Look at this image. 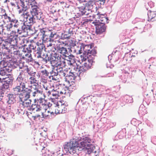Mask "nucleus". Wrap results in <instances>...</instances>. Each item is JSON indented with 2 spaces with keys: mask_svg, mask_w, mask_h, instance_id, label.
I'll use <instances>...</instances> for the list:
<instances>
[{
  "mask_svg": "<svg viewBox=\"0 0 156 156\" xmlns=\"http://www.w3.org/2000/svg\"><path fill=\"white\" fill-rule=\"evenodd\" d=\"M27 73L23 71L20 72L16 79V86L13 88L12 93L15 95H19L20 98L29 97V94H26L28 88L26 87L27 81L24 78Z\"/></svg>",
  "mask_w": 156,
  "mask_h": 156,
  "instance_id": "nucleus-1",
  "label": "nucleus"
},
{
  "mask_svg": "<svg viewBox=\"0 0 156 156\" xmlns=\"http://www.w3.org/2000/svg\"><path fill=\"white\" fill-rule=\"evenodd\" d=\"M82 140L83 141L80 144L75 140L68 142L64 145V149L70 154H73L76 152L77 149L78 150L79 147V148L83 149L86 147H93V145L92 144V141L89 137L84 136Z\"/></svg>",
  "mask_w": 156,
  "mask_h": 156,
  "instance_id": "nucleus-2",
  "label": "nucleus"
},
{
  "mask_svg": "<svg viewBox=\"0 0 156 156\" xmlns=\"http://www.w3.org/2000/svg\"><path fill=\"white\" fill-rule=\"evenodd\" d=\"M82 140L83 141L80 144L75 140L68 142L64 145V149L70 154H73L76 152L77 149L78 150L79 147V148L83 149L86 147H93V145L92 144V141L89 137L84 136Z\"/></svg>",
  "mask_w": 156,
  "mask_h": 156,
  "instance_id": "nucleus-3",
  "label": "nucleus"
},
{
  "mask_svg": "<svg viewBox=\"0 0 156 156\" xmlns=\"http://www.w3.org/2000/svg\"><path fill=\"white\" fill-rule=\"evenodd\" d=\"M82 140L83 141L80 144L75 140L68 142L64 145V149L70 154H73L76 152L77 149L78 150L79 147V148L83 149L86 147H93V145L92 144V141L89 137L84 136Z\"/></svg>",
  "mask_w": 156,
  "mask_h": 156,
  "instance_id": "nucleus-4",
  "label": "nucleus"
},
{
  "mask_svg": "<svg viewBox=\"0 0 156 156\" xmlns=\"http://www.w3.org/2000/svg\"><path fill=\"white\" fill-rule=\"evenodd\" d=\"M43 105H41L40 112L41 114L42 117L47 119L49 117V114L54 115L55 113H52L51 112L52 110L51 109L52 104L50 102H48L47 100L43 102Z\"/></svg>",
  "mask_w": 156,
  "mask_h": 156,
  "instance_id": "nucleus-5",
  "label": "nucleus"
},
{
  "mask_svg": "<svg viewBox=\"0 0 156 156\" xmlns=\"http://www.w3.org/2000/svg\"><path fill=\"white\" fill-rule=\"evenodd\" d=\"M94 56L92 57H89L88 58V60L82 63V65L79 67H77L76 71L79 73L80 75L82 72H84L89 69H91L94 62Z\"/></svg>",
  "mask_w": 156,
  "mask_h": 156,
  "instance_id": "nucleus-6",
  "label": "nucleus"
},
{
  "mask_svg": "<svg viewBox=\"0 0 156 156\" xmlns=\"http://www.w3.org/2000/svg\"><path fill=\"white\" fill-rule=\"evenodd\" d=\"M68 106V105H66L64 103L62 104L61 101H59L57 104L52 106L51 109L52 111L51 113L56 114L65 113L67 111Z\"/></svg>",
  "mask_w": 156,
  "mask_h": 156,
  "instance_id": "nucleus-7",
  "label": "nucleus"
},
{
  "mask_svg": "<svg viewBox=\"0 0 156 156\" xmlns=\"http://www.w3.org/2000/svg\"><path fill=\"white\" fill-rule=\"evenodd\" d=\"M87 54V55H91L92 56H94L96 54V50L94 48H92V46L90 45H84L83 43L81 44L80 50H79L78 53L79 54L82 53V51Z\"/></svg>",
  "mask_w": 156,
  "mask_h": 156,
  "instance_id": "nucleus-8",
  "label": "nucleus"
},
{
  "mask_svg": "<svg viewBox=\"0 0 156 156\" xmlns=\"http://www.w3.org/2000/svg\"><path fill=\"white\" fill-rule=\"evenodd\" d=\"M44 91H41L39 90L36 87L35 88L33 89L32 87L30 89H29L28 91L26 94H29V97L26 98H29L30 96V94L31 93V96L34 98H35V100H38L40 98V95H42Z\"/></svg>",
  "mask_w": 156,
  "mask_h": 156,
  "instance_id": "nucleus-9",
  "label": "nucleus"
},
{
  "mask_svg": "<svg viewBox=\"0 0 156 156\" xmlns=\"http://www.w3.org/2000/svg\"><path fill=\"white\" fill-rule=\"evenodd\" d=\"M56 50V48L53 46L51 47L49 51L50 55L48 57V61H50L52 65L55 66L56 62L60 57L58 54L55 52Z\"/></svg>",
  "mask_w": 156,
  "mask_h": 156,
  "instance_id": "nucleus-10",
  "label": "nucleus"
},
{
  "mask_svg": "<svg viewBox=\"0 0 156 156\" xmlns=\"http://www.w3.org/2000/svg\"><path fill=\"white\" fill-rule=\"evenodd\" d=\"M95 16L97 17V19L92 22V23L94 25L101 23L105 24L106 23H108V19L107 17H105V14L98 13Z\"/></svg>",
  "mask_w": 156,
  "mask_h": 156,
  "instance_id": "nucleus-11",
  "label": "nucleus"
},
{
  "mask_svg": "<svg viewBox=\"0 0 156 156\" xmlns=\"http://www.w3.org/2000/svg\"><path fill=\"white\" fill-rule=\"evenodd\" d=\"M39 8L37 4H31V10H30L31 15L35 16L37 19L40 20L41 18V13L39 12Z\"/></svg>",
  "mask_w": 156,
  "mask_h": 156,
  "instance_id": "nucleus-12",
  "label": "nucleus"
},
{
  "mask_svg": "<svg viewBox=\"0 0 156 156\" xmlns=\"http://www.w3.org/2000/svg\"><path fill=\"white\" fill-rule=\"evenodd\" d=\"M3 24L0 23V34H4L7 36L9 35L12 27L10 25L7 24L4 28Z\"/></svg>",
  "mask_w": 156,
  "mask_h": 156,
  "instance_id": "nucleus-13",
  "label": "nucleus"
},
{
  "mask_svg": "<svg viewBox=\"0 0 156 156\" xmlns=\"http://www.w3.org/2000/svg\"><path fill=\"white\" fill-rule=\"evenodd\" d=\"M25 98H20V101L22 102L20 104V106L23 108H26L30 107L31 105V101Z\"/></svg>",
  "mask_w": 156,
  "mask_h": 156,
  "instance_id": "nucleus-14",
  "label": "nucleus"
},
{
  "mask_svg": "<svg viewBox=\"0 0 156 156\" xmlns=\"http://www.w3.org/2000/svg\"><path fill=\"white\" fill-rule=\"evenodd\" d=\"M38 43L39 44L43 43L42 42L39 43L38 42H36L34 41V40H32L31 41V44H30L28 46V48H27L28 51L29 52H31V50H33L34 51L37 50L36 48V46L38 47Z\"/></svg>",
  "mask_w": 156,
  "mask_h": 156,
  "instance_id": "nucleus-15",
  "label": "nucleus"
},
{
  "mask_svg": "<svg viewBox=\"0 0 156 156\" xmlns=\"http://www.w3.org/2000/svg\"><path fill=\"white\" fill-rule=\"evenodd\" d=\"M45 101V100L43 98H40L38 101V104L37 105H36V104H32L31 105V109H32L33 110H35L36 111H39L40 112V105H43L44 104L43 103V101Z\"/></svg>",
  "mask_w": 156,
  "mask_h": 156,
  "instance_id": "nucleus-16",
  "label": "nucleus"
},
{
  "mask_svg": "<svg viewBox=\"0 0 156 156\" xmlns=\"http://www.w3.org/2000/svg\"><path fill=\"white\" fill-rule=\"evenodd\" d=\"M96 25H94L96 27V33L97 34H101L104 32L106 30V28L105 24L98 23Z\"/></svg>",
  "mask_w": 156,
  "mask_h": 156,
  "instance_id": "nucleus-17",
  "label": "nucleus"
},
{
  "mask_svg": "<svg viewBox=\"0 0 156 156\" xmlns=\"http://www.w3.org/2000/svg\"><path fill=\"white\" fill-rule=\"evenodd\" d=\"M40 32L42 34V37L44 39H45L46 40L48 39L49 35L51 33V30H49L47 28L41 29Z\"/></svg>",
  "mask_w": 156,
  "mask_h": 156,
  "instance_id": "nucleus-18",
  "label": "nucleus"
},
{
  "mask_svg": "<svg viewBox=\"0 0 156 156\" xmlns=\"http://www.w3.org/2000/svg\"><path fill=\"white\" fill-rule=\"evenodd\" d=\"M38 47L37 48V50L34 51L35 56L37 58H41V52L43 49L44 45L43 43L39 44L38 43Z\"/></svg>",
  "mask_w": 156,
  "mask_h": 156,
  "instance_id": "nucleus-19",
  "label": "nucleus"
},
{
  "mask_svg": "<svg viewBox=\"0 0 156 156\" xmlns=\"http://www.w3.org/2000/svg\"><path fill=\"white\" fill-rule=\"evenodd\" d=\"M72 57L73 58V59L71 58V60H66L65 62V64H64L65 66L63 68H66L67 69L73 68V64L74 61L73 60L74 56L72 55Z\"/></svg>",
  "mask_w": 156,
  "mask_h": 156,
  "instance_id": "nucleus-20",
  "label": "nucleus"
},
{
  "mask_svg": "<svg viewBox=\"0 0 156 156\" xmlns=\"http://www.w3.org/2000/svg\"><path fill=\"white\" fill-rule=\"evenodd\" d=\"M0 17L2 19L1 21H0V23L1 24H3L5 25L6 23L9 22L10 20H11V18L10 16H7L6 13L5 14L0 15Z\"/></svg>",
  "mask_w": 156,
  "mask_h": 156,
  "instance_id": "nucleus-21",
  "label": "nucleus"
},
{
  "mask_svg": "<svg viewBox=\"0 0 156 156\" xmlns=\"http://www.w3.org/2000/svg\"><path fill=\"white\" fill-rule=\"evenodd\" d=\"M0 17L2 19L1 21H0V23L1 24H3L5 25L6 23L9 22L10 20H11V18L10 16H7L6 13L5 14L0 15Z\"/></svg>",
  "mask_w": 156,
  "mask_h": 156,
  "instance_id": "nucleus-22",
  "label": "nucleus"
},
{
  "mask_svg": "<svg viewBox=\"0 0 156 156\" xmlns=\"http://www.w3.org/2000/svg\"><path fill=\"white\" fill-rule=\"evenodd\" d=\"M16 95L13 93L12 94H8L7 97L8 98V100L7 101V103L9 104H12L15 103L16 101L17 98Z\"/></svg>",
  "mask_w": 156,
  "mask_h": 156,
  "instance_id": "nucleus-23",
  "label": "nucleus"
},
{
  "mask_svg": "<svg viewBox=\"0 0 156 156\" xmlns=\"http://www.w3.org/2000/svg\"><path fill=\"white\" fill-rule=\"evenodd\" d=\"M43 86L44 89L41 90L44 91L43 93V94H46L48 96H49L51 93V88L49 86H47L46 83L43 84Z\"/></svg>",
  "mask_w": 156,
  "mask_h": 156,
  "instance_id": "nucleus-24",
  "label": "nucleus"
},
{
  "mask_svg": "<svg viewBox=\"0 0 156 156\" xmlns=\"http://www.w3.org/2000/svg\"><path fill=\"white\" fill-rule=\"evenodd\" d=\"M66 60L65 59L62 57L60 55L58 60L56 62V64L55 66H59L62 68H63L65 66L64 64H65V62Z\"/></svg>",
  "mask_w": 156,
  "mask_h": 156,
  "instance_id": "nucleus-25",
  "label": "nucleus"
},
{
  "mask_svg": "<svg viewBox=\"0 0 156 156\" xmlns=\"http://www.w3.org/2000/svg\"><path fill=\"white\" fill-rule=\"evenodd\" d=\"M21 6L22 7V10L23 12L29 13L28 12V10L30 8V4L25 2L24 1H21Z\"/></svg>",
  "mask_w": 156,
  "mask_h": 156,
  "instance_id": "nucleus-26",
  "label": "nucleus"
},
{
  "mask_svg": "<svg viewBox=\"0 0 156 156\" xmlns=\"http://www.w3.org/2000/svg\"><path fill=\"white\" fill-rule=\"evenodd\" d=\"M11 48L14 49H16L18 48L17 44H18V39H10Z\"/></svg>",
  "mask_w": 156,
  "mask_h": 156,
  "instance_id": "nucleus-27",
  "label": "nucleus"
},
{
  "mask_svg": "<svg viewBox=\"0 0 156 156\" xmlns=\"http://www.w3.org/2000/svg\"><path fill=\"white\" fill-rule=\"evenodd\" d=\"M92 3H93V1L90 0L88 1L87 3L86 2L85 3V2L80 3L78 8L79 9H85L87 6H90V5H91Z\"/></svg>",
  "mask_w": 156,
  "mask_h": 156,
  "instance_id": "nucleus-28",
  "label": "nucleus"
},
{
  "mask_svg": "<svg viewBox=\"0 0 156 156\" xmlns=\"http://www.w3.org/2000/svg\"><path fill=\"white\" fill-rule=\"evenodd\" d=\"M9 22H10V23L8 24L10 25L11 27L12 28L13 26L16 28L18 27L19 23L18 20H16L15 18H11V20H10Z\"/></svg>",
  "mask_w": 156,
  "mask_h": 156,
  "instance_id": "nucleus-29",
  "label": "nucleus"
},
{
  "mask_svg": "<svg viewBox=\"0 0 156 156\" xmlns=\"http://www.w3.org/2000/svg\"><path fill=\"white\" fill-rule=\"evenodd\" d=\"M148 21H153V20H152L154 19L156 16V12L150 11L148 13Z\"/></svg>",
  "mask_w": 156,
  "mask_h": 156,
  "instance_id": "nucleus-30",
  "label": "nucleus"
},
{
  "mask_svg": "<svg viewBox=\"0 0 156 156\" xmlns=\"http://www.w3.org/2000/svg\"><path fill=\"white\" fill-rule=\"evenodd\" d=\"M9 35H7V37L9 38V39H18V35L16 34V33L15 31H12L10 32Z\"/></svg>",
  "mask_w": 156,
  "mask_h": 156,
  "instance_id": "nucleus-31",
  "label": "nucleus"
},
{
  "mask_svg": "<svg viewBox=\"0 0 156 156\" xmlns=\"http://www.w3.org/2000/svg\"><path fill=\"white\" fill-rule=\"evenodd\" d=\"M27 19H28V20H27V21L30 25L33 24L35 22V19L34 18V16H33V15L30 16L28 14V16H27Z\"/></svg>",
  "mask_w": 156,
  "mask_h": 156,
  "instance_id": "nucleus-32",
  "label": "nucleus"
},
{
  "mask_svg": "<svg viewBox=\"0 0 156 156\" xmlns=\"http://www.w3.org/2000/svg\"><path fill=\"white\" fill-rule=\"evenodd\" d=\"M50 14L54 21L58 20V13L57 12H56L55 10H54L53 11L52 10L50 11Z\"/></svg>",
  "mask_w": 156,
  "mask_h": 156,
  "instance_id": "nucleus-33",
  "label": "nucleus"
},
{
  "mask_svg": "<svg viewBox=\"0 0 156 156\" xmlns=\"http://www.w3.org/2000/svg\"><path fill=\"white\" fill-rule=\"evenodd\" d=\"M28 12H23L19 17L20 20L23 21H26L27 18V16H28Z\"/></svg>",
  "mask_w": 156,
  "mask_h": 156,
  "instance_id": "nucleus-34",
  "label": "nucleus"
},
{
  "mask_svg": "<svg viewBox=\"0 0 156 156\" xmlns=\"http://www.w3.org/2000/svg\"><path fill=\"white\" fill-rule=\"evenodd\" d=\"M30 75L31 76H30L29 78V82L30 84H33L37 83V81L35 78V76H34V74H33V75Z\"/></svg>",
  "mask_w": 156,
  "mask_h": 156,
  "instance_id": "nucleus-35",
  "label": "nucleus"
},
{
  "mask_svg": "<svg viewBox=\"0 0 156 156\" xmlns=\"http://www.w3.org/2000/svg\"><path fill=\"white\" fill-rule=\"evenodd\" d=\"M51 92L52 93V95L53 97L55 98H58L60 94L58 89L56 90H51Z\"/></svg>",
  "mask_w": 156,
  "mask_h": 156,
  "instance_id": "nucleus-36",
  "label": "nucleus"
},
{
  "mask_svg": "<svg viewBox=\"0 0 156 156\" xmlns=\"http://www.w3.org/2000/svg\"><path fill=\"white\" fill-rule=\"evenodd\" d=\"M89 57H92L91 55H81L80 56V61H81V64H82V63H83L86 61L88 60V58Z\"/></svg>",
  "mask_w": 156,
  "mask_h": 156,
  "instance_id": "nucleus-37",
  "label": "nucleus"
},
{
  "mask_svg": "<svg viewBox=\"0 0 156 156\" xmlns=\"http://www.w3.org/2000/svg\"><path fill=\"white\" fill-rule=\"evenodd\" d=\"M58 89L60 94H66V89H67V88L66 87L62 88V87L60 85L58 88Z\"/></svg>",
  "mask_w": 156,
  "mask_h": 156,
  "instance_id": "nucleus-38",
  "label": "nucleus"
},
{
  "mask_svg": "<svg viewBox=\"0 0 156 156\" xmlns=\"http://www.w3.org/2000/svg\"><path fill=\"white\" fill-rule=\"evenodd\" d=\"M132 12L130 10L127 11L126 12H125L123 15L124 17L126 19L130 18L132 16Z\"/></svg>",
  "mask_w": 156,
  "mask_h": 156,
  "instance_id": "nucleus-39",
  "label": "nucleus"
},
{
  "mask_svg": "<svg viewBox=\"0 0 156 156\" xmlns=\"http://www.w3.org/2000/svg\"><path fill=\"white\" fill-rule=\"evenodd\" d=\"M58 52L61 54L65 55L67 53V50L66 48L63 47H59L58 50Z\"/></svg>",
  "mask_w": 156,
  "mask_h": 156,
  "instance_id": "nucleus-40",
  "label": "nucleus"
},
{
  "mask_svg": "<svg viewBox=\"0 0 156 156\" xmlns=\"http://www.w3.org/2000/svg\"><path fill=\"white\" fill-rule=\"evenodd\" d=\"M41 75L44 77L49 76V73L46 70H44L41 71Z\"/></svg>",
  "mask_w": 156,
  "mask_h": 156,
  "instance_id": "nucleus-41",
  "label": "nucleus"
},
{
  "mask_svg": "<svg viewBox=\"0 0 156 156\" xmlns=\"http://www.w3.org/2000/svg\"><path fill=\"white\" fill-rule=\"evenodd\" d=\"M30 52H29L28 51V53L25 54V56L23 55L22 57L23 58H25L26 59H28V60L30 59L31 60V59L32 58L31 55V54H30Z\"/></svg>",
  "mask_w": 156,
  "mask_h": 156,
  "instance_id": "nucleus-42",
  "label": "nucleus"
},
{
  "mask_svg": "<svg viewBox=\"0 0 156 156\" xmlns=\"http://www.w3.org/2000/svg\"><path fill=\"white\" fill-rule=\"evenodd\" d=\"M31 25H30V24L29 25H24L22 27V28L23 29V30H24V31L27 30H30L32 28Z\"/></svg>",
  "mask_w": 156,
  "mask_h": 156,
  "instance_id": "nucleus-43",
  "label": "nucleus"
},
{
  "mask_svg": "<svg viewBox=\"0 0 156 156\" xmlns=\"http://www.w3.org/2000/svg\"><path fill=\"white\" fill-rule=\"evenodd\" d=\"M95 148V147L93 145V147H86L85 148L87 150V151L88 154H90L93 151L94 149Z\"/></svg>",
  "mask_w": 156,
  "mask_h": 156,
  "instance_id": "nucleus-44",
  "label": "nucleus"
},
{
  "mask_svg": "<svg viewBox=\"0 0 156 156\" xmlns=\"http://www.w3.org/2000/svg\"><path fill=\"white\" fill-rule=\"evenodd\" d=\"M86 9H79V13L81 15H87L86 13Z\"/></svg>",
  "mask_w": 156,
  "mask_h": 156,
  "instance_id": "nucleus-45",
  "label": "nucleus"
},
{
  "mask_svg": "<svg viewBox=\"0 0 156 156\" xmlns=\"http://www.w3.org/2000/svg\"><path fill=\"white\" fill-rule=\"evenodd\" d=\"M23 1L27 3H27L30 4L31 5V4H37L35 0H24Z\"/></svg>",
  "mask_w": 156,
  "mask_h": 156,
  "instance_id": "nucleus-46",
  "label": "nucleus"
},
{
  "mask_svg": "<svg viewBox=\"0 0 156 156\" xmlns=\"http://www.w3.org/2000/svg\"><path fill=\"white\" fill-rule=\"evenodd\" d=\"M56 70L54 68L50 72L51 76L53 77L54 76L58 75Z\"/></svg>",
  "mask_w": 156,
  "mask_h": 156,
  "instance_id": "nucleus-47",
  "label": "nucleus"
},
{
  "mask_svg": "<svg viewBox=\"0 0 156 156\" xmlns=\"http://www.w3.org/2000/svg\"><path fill=\"white\" fill-rule=\"evenodd\" d=\"M13 81V80L12 79L8 78L5 79V80L4 81V83H7L8 85L11 84L12 83Z\"/></svg>",
  "mask_w": 156,
  "mask_h": 156,
  "instance_id": "nucleus-48",
  "label": "nucleus"
},
{
  "mask_svg": "<svg viewBox=\"0 0 156 156\" xmlns=\"http://www.w3.org/2000/svg\"><path fill=\"white\" fill-rule=\"evenodd\" d=\"M54 68L55 69V70H56V71L57 72L58 75L59 74V73H60V72H61V71H62V68L61 67L59 66V67L58 68V66H57Z\"/></svg>",
  "mask_w": 156,
  "mask_h": 156,
  "instance_id": "nucleus-49",
  "label": "nucleus"
},
{
  "mask_svg": "<svg viewBox=\"0 0 156 156\" xmlns=\"http://www.w3.org/2000/svg\"><path fill=\"white\" fill-rule=\"evenodd\" d=\"M9 87V85L7 83H4L3 84L2 89L3 90H7Z\"/></svg>",
  "mask_w": 156,
  "mask_h": 156,
  "instance_id": "nucleus-50",
  "label": "nucleus"
},
{
  "mask_svg": "<svg viewBox=\"0 0 156 156\" xmlns=\"http://www.w3.org/2000/svg\"><path fill=\"white\" fill-rule=\"evenodd\" d=\"M58 75H59L60 76L61 78H62L65 77L66 76V74L65 72H64L63 70H62L59 73V74Z\"/></svg>",
  "mask_w": 156,
  "mask_h": 156,
  "instance_id": "nucleus-51",
  "label": "nucleus"
},
{
  "mask_svg": "<svg viewBox=\"0 0 156 156\" xmlns=\"http://www.w3.org/2000/svg\"><path fill=\"white\" fill-rule=\"evenodd\" d=\"M20 0H11L12 1L10 3L12 6L15 5V4H17Z\"/></svg>",
  "mask_w": 156,
  "mask_h": 156,
  "instance_id": "nucleus-52",
  "label": "nucleus"
},
{
  "mask_svg": "<svg viewBox=\"0 0 156 156\" xmlns=\"http://www.w3.org/2000/svg\"><path fill=\"white\" fill-rule=\"evenodd\" d=\"M56 34L55 33H53L52 32V30H51V33L49 35V37H48V39H49V41H50L51 38H53L54 37V36Z\"/></svg>",
  "mask_w": 156,
  "mask_h": 156,
  "instance_id": "nucleus-53",
  "label": "nucleus"
},
{
  "mask_svg": "<svg viewBox=\"0 0 156 156\" xmlns=\"http://www.w3.org/2000/svg\"><path fill=\"white\" fill-rule=\"evenodd\" d=\"M0 74L2 76H4L6 74V72L4 70H1L0 72Z\"/></svg>",
  "mask_w": 156,
  "mask_h": 156,
  "instance_id": "nucleus-54",
  "label": "nucleus"
},
{
  "mask_svg": "<svg viewBox=\"0 0 156 156\" xmlns=\"http://www.w3.org/2000/svg\"><path fill=\"white\" fill-rule=\"evenodd\" d=\"M48 56V55H47V56H45V58H43V57H42V58H43V61L45 62L46 63H47L48 61V59H47V57Z\"/></svg>",
  "mask_w": 156,
  "mask_h": 156,
  "instance_id": "nucleus-55",
  "label": "nucleus"
},
{
  "mask_svg": "<svg viewBox=\"0 0 156 156\" xmlns=\"http://www.w3.org/2000/svg\"><path fill=\"white\" fill-rule=\"evenodd\" d=\"M61 44L63 46H66L67 44L66 43V41H65L61 42Z\"/></svg>",
  "mask_w": 156,
  "mask_h": 156,
  "instance_id": "nucleus-56",
  "label": "nucleus"
},
{
  "mask_svg": "<svg viewBox=\"0 0 156 156\" xmlns=\"http://www.w3.org/2000/svg\"><path fill=\"white\" fill-rule=\"evenodd\" d=\"M72 43L71 44V46L73 47L75 46L76 45V44L75 42H73V41H71Z\"/></svg>",
  "mask_w": 156,
  "mask_h": 156,
  "instance_id": "nucleus-57",
  "label": "nucleus"
},
{
  "mask_svg": "<svg viewBox=\"0 0 156 156\" xmlns=\"http://www.w3.org/2000/svg\"><path fill=\"white\" fill-rule=\"evenodd\" d=\"M98 1H100L101 2H102L103 4L105 3V0H97Z\"/></svg>",
  "mask_w": 156,
  "mask_h": 156,
  "instance_id": "nucleus-58",
  "label": "nucleus"
},
{
  "mask_svg": "<svg viewBox=\"0 0 156 156\" xmlns=\"http://www.w3.org/2000/svg\"><path fill=\"white\" fill-rule=\"evenodd\" d=\"M23 10H22V9H19L18 11V13L20 14L21 13H22V12H23Z\"/></svg>",
  "mask_w": 156,
  "mask_h": 156,
  "instance_id": "nucleus-59",
  "label": "nucleus"
},
{
  "mask_svg": "<svg viewBox=\"0 0 156 156\" xmlns=\"http://www.w3.org/2000/svg\"><path fill=\"white\" fill-rule=\"evenodd\" d=\"M5 93V91H4V90L2 89V91H1V94H4ZM5 94H6V93H5Z\"/></svg>",
  "mask_w": 156,
  "mask_h": 156,
  "instance_id": "nucleus-60",
  "label": "nucleus"
},
{
  "mask_svg": "<svg viewBox=\"0 0 156 156\" xmlns=\"http://www.w3.org/2000/svg\"><path fill=\"white\" fill-rule=\"evenodd\" d=\"M129 57H130L131 58H132L133 57H135V56L134 55H131L130 54L129 55Z\"/></svg>",
  "mask_w": 156,
  "mask_h": 156,
  "instance_id": "nucleus-61",
  "label": "nucleus"
},
{
  "mask_svg": "<svg viewBox=\"0 0 156 156\" xmlns=\"http://www.w3.org/2000/svg\"><path fill=\"white\" fill-rule=\"evenodd\" d=\"M2 38L0 37V43H2Z\"/></svg>",
  "mask_w": 156,
  "mask_h": 156,
  "instance_id": "nucleus-62",
  "label": "nucleus"
},
{
  "mask_svg": "<svg viewBox=\"0 0 156 156\" xmlns=\"http://www.w3.org/2000/svg\"><path fill=\"white\" fill-rule=\"evenodd\" d=\"M126 61H127V60H129L131 61V60H132V58H130L129 59H126Z\"/></svg>",
  "mask_w": 156,
  "mask_h": 156,
  "instance_id": "nucleus-63",
  "label": "nucleus"
},
{
  "mask_svg": "<svg viewBox=\"0 0 156 156\" xmlns=\"http://www.w3.org/2000/svg\"><path fill=\"white\" fill-rule=\"evenodd\" d=\"M6 58H10V57L9 56V55H6Z\"/></svg>",
  "mask_w": 156,
  "mask_h": 156,
  "instance_id": "nucleus-64",
  "label": "nucleus"
}]
</instances>
